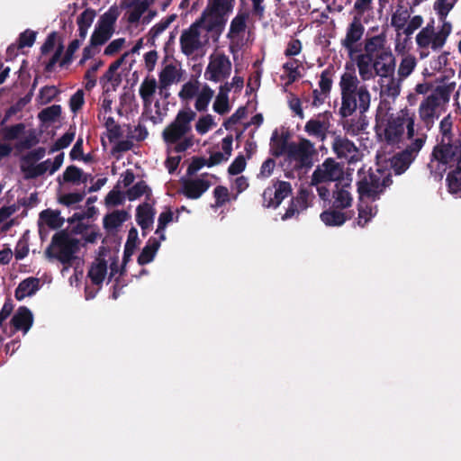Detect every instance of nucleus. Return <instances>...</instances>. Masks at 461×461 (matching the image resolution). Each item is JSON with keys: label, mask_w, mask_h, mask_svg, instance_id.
<instances>
[{"label": "nucleus", "mask_w": 461, "mask_h": 461, "mask_svg": "<svg viewBox=\"0 0 461 461\" xmlns=\"http://www.w3.org/2000/svg\"><path fill=\"white\" fill-rule=\"evenodd\" d=\"M359 84L354 70L345 72L340 77L339 86L341 105L338 113L343 119L351 116L357 110L360 114H365L370 107L371 95L366 86Z\"/></svg>", "instance_id": "obj_1"}, {"label": "nucleus", "mask_w": 461, "mask_h": 461, "mask_svg": "<svg viewBox=\"0 0 461 461\" xmlns=\"http://www.w3.org/2000/svg\"><path fill=\"white\" fill-rule=\"evenodd\" d=\"M461 158V137L455 140H440L434 146L428 167L430 174L442 176L447 165L457 163Z\"/></svg>", "instance_id": "obj_2"}, {"label": "nucleus", "mask_w": 461, "mask_h": 461, "mask_svg": "<svg viewBox=\"0 0 461 461\" xmlns=\"http://www.w3.org/2000/svg\"><path fill=\"white\" fill-rule=\"evenodd\" d=\"M78 250L79 240L71 238L66 230H60L52 236L50 244L45 250V256L50 259L55 258L63 265L70 266Z\"/></svg>", "instance_id": "obj_3"}, {"label": "nucleus", "mask_w": 461, "mask_h": 461, "mask_svg": "<svg viewBox=\"0 0 461 461\" xmlns=\"http://www.w3.org/2000/svg\"><path fill=\"white\" fill-rule=\"evenodd\" d=\"M392 183L390 173L378 168L375 170L370 168L367 174L357 182V193L360 199L366 197L375 201Z\"/></svg>", "instance_id": "obj_4"}, {"label": "nucleus", "mask_w": 461, "mask_h": 461, "mask_svg": "<svg viewBox=\"0 0 461 461\" xmlns=\"http://www.w3.org/2000/svg\"><path fill=\"white\" fill-rule=\"evenodd\" d=\"M196 113L190 107L178 111L174 121L162 132V138L167 144H175L192 130L191 122L195 119Z\"/></svg>", "instance_id": "obj_5"}, {"label": "nucleus", "mask_w": 461, "mask_h": 461, "mask_svg": "<svg viewBox=\"0 0 461 461\" xmlns=\"http://www.w3.org/2000/svg\"><path fill=\"white\" fill-rule=\"evenodd\" d=\"M315 152L314 144L311 140L302 138L298 143L290 142L287 158L295 162L297 168H311L313 165L312 157Z\"/></svg>", "instance_id": "obj_6"}, {"label": "nucleus", "mask_w": 461, "mask_h": 461, "mask_svg": "<svg viewBox=\"0 0 461 461\" xmlns=\"http://www.w3.org/2000/svg\"><path fill=\"white\" fill-rule=\"evenodd\" d=\"M343 176V167L333 158H329L313 171L311 184L317 185L325 182L343 183L346 182Z\"/></svg>", "instance_id": "obj_7"}, {"label": "nucleus", "mask_w": 461, "mask_h": 461, "mask_svg": "<svg viewBox=\"0 0 461 461\" xmlns=\"http://www.w3.org/2000/svg\"><path fill=\"white\" fill-rule=\"evenodd\" d=\"M231 62L224 53L212 55L204 71V77L212 82H220L230 77Z\"/></svg>", "instance_id": "obj_8"}, {"label": "nucleus", "mask_w": 461, "mask_h": 461, "mask_svg": "<svg viewBox=\"0 0 461 461\" xmlns=\"http://www.w3.org/2000/svg\"><path fill=\"white\" fill-rule=\"evenodd\" d=\"M292 194L289 182L276 180L273 185L267 187L262 194V205L265 208H277Z\"/></svg>", "instance_id": "obj_9"}, {"label": "nucleus", "mask_w": 461, "mask_h": 461, "mask_svg": "<svg viewBox=\"0 0 461 461\" xmlns=\"http://www.w3.org/2000/svg\"><path fill=\"white\" fill-rule=\"evenodd\" d=\"M196 21L202 28L207 32L212 33L215 36L216 40H218L225 29L228 19L223 17L221 14L211 13L208 8L205 7L199 19Z\"/></svg>", "instance_id": "obj_10"}, {"label": "nucleus", "mask_w": 461, "mask_h": 461, "mask_svg": "<svg viewBox=\"0 0 461 461\" xmlns=\"http://www.w3.org/2000/svg\"><path fill=\"white\" fill-rule=\"evenodd\" d=\"M201 28L199 23L195 21L188 29L183 31L180 36V46L185 55L190 56L202 47L200 41Z\"/></svg>", "instance_id": "obj_11"}, {"label": "nucleus", "mask_w": 461, "mask_h": 461, "mask_svg": "<svg viewBox=\"0 0 461 461\" xmlns=\"http://www.w3.org/2000/svg\"><path fill=\"white\" fill-rule=\"evenodd\" d=\"M365 32V27L361 23V18L354 16L348 24L346 36L341 40V45L349 53L356 51V44L362 39Z\"/></svg>", "instance_id": "obj_12"}, {"label": "nucleus", "mask_w": 461, "mask_h": 461, "mask_svg": "<svg viewBox=\"0 0 461 461\" xmlns=\"http://www.w3.org/2000/svg\"><path fill=\"white\" fill-rule=\"evenodd\" d=\"M375 74L386 77L394 74L395 57L391 49H388L372 59Z\"/></svg>", "instance_id": "obj_13"}, {"label": "nucleus", "mask_w": 461, "mask_h": 461, "mask_svg": "<svg viewBox=\"0 0 461 461\" xmlns=\"http://www.w3.org/2000/svg\"><path fill=\"white\" fill-rule=\"evenodd\" d=\"M181 194L188 199L200 198L211 186V182L203 178H183Z\"/></svg>", "instance_id": "obj_14"}, {"label": "nucleus", "mask_w": 461, "mask_h": 461, "mask_svg": "<svg viewBox=\"0 0 461 461\" xmlns=\"http://www.w3.org/2000/svg\"><path fill=\"white\" fill-rule=\"evenodd\" d=\"M10 323L14 328L11 335L18 330H22L26 334L33 324L32 312L28 307L20 306L13 315Z\"/></svg>", "instance_id": "obj_15"}, {"label": "nucleus", "mask_w": 461, "mask_h": 461, "mask_svg": "<svg viewBox=\"0 0 461 461\" xmlns=\"http://www.w3.org/2000/svg\"><path fill=\"white\" fill-rule=\"evenodd\" d=\"M335 189L332 192V207L335 209H346L351 206L352 204V195L348 188L350 187V184L348 182H339L335 184Z\"/></svg>", "instance_id": "obj_16"}, {"label": "nucleus", "mask_w": 461, "mask_h": 461, "mask_svg": "<svg viewBox=\"0 0 461 461\" xmlns=\"http://www.w3.org/2000/svg\"><path fill=\"white\" fill-rule=\"evenodd\" d=\"M308 197L309 192L306 189H300L297 195L292 198L288 208L286 209L285 214L282 215L281 219L283 221L289 220L298 216L301 212L306 210L309 206Z\"/></svg>", "instance_id": "obj_17"}, {"label": "nucleus", "mask_w": 461, "mask_h": 461, "mask_svg": "<svg viewBox=\"0 0 461 461\" xmlns=\"http://www.w3.org/2000/svg\"><path fill=\"white\" fill-rule=\"evenodd\" d=\"M333 152L338 158L351 160L357 152V148L353 141L346 137L336 136L332 142Z\"/></svg>", "instance_id": "obj_18"}, {"label": "nucleus", "mask_w": 461, "mask_h": 461, "mask_svg": "<svg viewBox=\"0 0 461 461\" xmlns=\"http://www.w3.org/2000/svg\"><path fill=\"white\" fill-rule=\"evenodd\" d=\"M405 116L391 117L384 129V138L388 143H396L404 132Z\"/></svg>", "instance_id": "obj_19"}, {"label": "nucleus", "mask_w": 461, "mask_h": 461, "mask_svg": "<svg viewBox=\"0 0 461 461\" xmlns=\"http://www.w3.org/2000/svg\"><path fill=\"white\" fill-rule=\"evenodd\" d=\"M139 243L140 240L138 238V230L135 227H131L129 230L127 240L124 245L122 264L120 269L121 275H124V273L126 272V265L131 260V258L134 254Z\"/></svg>", "instance_id": "obj_20"}, {"label": "nucleus", "mask_w": 461, "mask_h": 461, "mask_svg": "<svg viewBox=\"0 0 461 461\" xmlns=\"http://www.w3.org/2000/svg\"><path fill=\"white\" fill-rule=\"evenodd\" d=\"M155 211L148 202L140 204L136 209V221L140 226L141 230H149L154 222Z\"/></svg>", "instance_id": "obj_21"}, {"label": "nucleus", "mask_w": 461, "mask_h": 461, "mask_svg": "<svg viewBox=\"0 0 461 461\" xmlns=\"http://www.w3.org/2000/svg\"><path fill=\"white\" fill-rule=\"evenodd\" d=\"M320 218L326 226L335 227L343 225L351 218L347 212H340V209L330 208L323 211Z\"/></svg>", "instance_id": "obj_22"}, {"label": "nucleus", "mask_w": 461, "mask_h": 461, "mask_svg": "<svg viewBox=\"0 0 461 461\" xmlns=\"http://www.w3.org/2000/svg\"><path fill=\"white\" fill-rule=\"evenodd\" d=\"M40 289V280L36 277H28L23 280L15 289L14 296L18 301L26 296H32Z\"/></svg>", "instance_id": "obj_23"}, {"label": "nucleus", "mask_w": 461, "mask_h": 461, "mask_svg": "<svg viewBox=\"0 0 461 461\" xmlns=\"http://www.w3.org/2000/svg\"><path fill=\"white\" fill-rule=\"evenodd\" d=\"M57 181L59 185L63 183H86L87 181V176L84 174L83 170L75 165L68 166L62 176H59Z\"/></svg>", "instance_id": "obj_24"}, {"label": "nucleus", "mask_w": 461, "mask_h": 461, "mask_svg": "<svg viewBox=\"0 0 461 461\" xmlns=\"http://www.w3.org/2000/svg\"><path fill=\"white\" fill-rule=\"evenodd\" d=\"M385 36L384 34L375 35L367 39L365 44V53L363 55L373 59L379 53L390 49L389 47H385Z\"/></svg>", "instance_id": "obj_25"}, {"label": "nucleus", "mask_w": 461, "mask_h": 461, "mask_svg": "<svg viewBox=\"0 0 461 461\" xmlns=\"http://www.w3.org/2000/svg\"><path fill=\"white\" fill-rule=\"evenodd\" d=\"M231 90V85H229L226 82L224 85H221L219 89L218 95L213 103V110L215 113L223 115L227 113L230 107L229 104V93Z\"/></svg>", "instance_id": "obj_26"}, {"label": "nucleus", "mask_w": 461, "mask_h": 461, "mask_svg": "<svg viewBox=\"0 0 461 461\" xmlns=\"http://www.w3.org/2000/svg\"><path fill=\"white\" fill-rule=\"evenodd\" d=\"M106 274L107 261L104 258H97L95 262L91 265L87 276L94 285H100L103 284Z\"/></svg>", "instance_id": "obj_27"}, {"label": "nucleus", "mask_w": 461, "mask_h": 461, "mask_svg": "<svg viewBox=\"0 0 461 461\" xmlns=\"http://www.w3.org/2000/svg\"><path fill=\"white\" fill-rule=\"evenodd\" d=\"M159 248L160 241L156 238H149L137 258L138 264L144 266L153 261Z\"/></svg>", "instance_id": "obj_28"}, {"label": "nucleus", "mask_w": 461, "mask_h": 461, "mask_svg": "<svg viewBox=\"0 0 461 461\" xmlns=\"http://www.w3.org/2000/svg\"><path fill=\"white\" fill-rule=\"evenodd\" d=\"M288 133H283L281 136L278 135L277 131L276 130L271 137L272 142V155L276 158H279L283 155H288L289 145L288 141Z\"/></svg>", "instance_id": "obj_29"}, {"label": "nucleus", "mask_w": 461, "mask_h": 461, "mask_svg": "<svg viewBox=\"0 0 461 461\" xmlns=\"http://www.w3.org/2000/svg\"><path fill=\"white\" fill-rule=\"evenodd\" d=\"M381 95L387 97L395 98L400 95V82L394 78L393 75L380 77Z\"/></svg>", "instance_id": "obj_30"}, {"label": "nucleus", "mask_w": 461, "mask_h": 461, "mask_svg": "<svg viewBox=\"0 0 461 461\" xmlns=\"http://www.w3.org/2000/svg\"><path fill=\"white\" fill-rule=\"evenodd\" d=\"M126 195L129 201H134L140 196L145 195L146 202L149 203L151 201L152 203H155V201L152 200L151 188L143 180L137 182L131 188H129L126 192Z\"/></svg>", "instance_id": "obj_31"}, {"label": "nucleus", "mask_w": 461, "mask_h": 461, "mask_svg": "<svg viewBox=\"0 0 461 461\" xmlns=\"http://www.w3.org/2000/svg\"><path fill=\"white\" fill-rule=\"evenodd\" d=\"M157 87V81L153 77H147L142 81L139 89V94L143 101V104L145 107L149 106L151 104L152 97L156 92Z\"/></svg>", "instance_id": "obj_32"}, {"label": "nucleus", "mask_w": 461, "mask_h": 461, "mask_svg": "<svg viewBox=\"0 0 461 461\" xmlns=\"http://www.w3.org/2000/svg\"><path fill=\"white\" fill-rule=\"evenodd\" d=\"M249 19V13L239 12L237 15L231 20L230 30L227 38L233 40L240 33L244 32L247 28V20Z\"/></svg>", "instance_id": "obj_33"}, {"label": "nucleus", "mask_w": 461, "mask_h": 461, "mask_svg": "<svg viewBox=\"0 0 461 461\" xmlns=\"http://www.w3.org/2000/svg\"><path fill=\"white\" fill-rule=\"evenodd\" d=\"M448 191L461 198V157L456 164V167L447 176Z\"/></svg>", "instance_id": "obj_34"}, {"label": "nucleus", "mask_w": 461, "mask_h": 461, "mask_svg": "<svg viewBox=\"0 0 461 461\" xmlns=\"http://www.w3.org/2000/svg\"><path fill=\"white\" fill-rule=\"evenodd\" d=\"M357 66L358 73L363 81H368L375 78L376 74L373 68L372 59L366 55L360 54L357 59Z\"/></svg>", "instance_id": "obj_35"}, {"label": "nucleus", "mask_w": 461, "mask_h": 461, "mask_svg": "<svg viewBox=\"0 0 461 461\" xmlns=\"http://www.w3.org/2000/svg\"><path fill=\"white\" fill-rule=\"evenodd\" d=\"M235 0H210L206 8L211 13L221 14L228 19L230 14L232 13Z\"/></svg>", "instance_id": "obj_36"}, {"label": "nucleus", "mask_w": 461, "mask_h": 461, "mask_svg": "<svg viewBox=\"0 0 461 461\" xmlns=\"http://www.w3.org/2000/svg\"><path fill=\"white\" fill-rule=\"evenodd\" d=\"M119 16V12L116 7L112 6L102 14L95 26L106 30L112 33L114 32V24Z\"/></svg>", "instance_id": "obj_37"}, {"label": "nucleus", "mask_w": 461, "mask_h": 461, "mask_svg": "<svg viewBox=\"0 0 461 461\" xmlns=\"http://www.w3.org/2000/svg\"><path fill=\"white\" fill-rule=\"evenodd\" d=\"M304 131L310 136L324 140L327 135L328 125L320 120L311 119L306 122Z\"/></svg>", "instance_id": "obj_38"}, {"label": "nucleus", "mask_w": 461, "mask_h": 461, "mask_svg": "<svg viewBox=\"0 0 461 461\" xmlns=\"http://www.w3.org/2000/svg\"><path fill=\"white\" fill-rule=\"evenodd\" d=\"M412 161L408 152L401 151L392 158L391 167L396 175H401L408 169Z\"/></svg>", "instance_id": "obj_39"}, {"label": "nucleus", "mask_w": 461, "mask_h": 461, "mask_svg": "<svg viewBox=\"0 0 461 461\" xmlns=\"http://www.w3.org/2000/svg\"><path fill=\"white\" fill-rule=\"evenodd\" d=\"M128 218V212L122 211H114L104 217V227L106 230L116 229L120 227Z\"/></svg>", "instance_id": "obj_40"}, {"label": "nucleus", "mask_w": 461, "mask_h": 461, "mask_svg": "<svg viewBox=\"0 0 461 461\" xmlns=\"http://www.w3.org/2000/svg\"><path fill=\"white\" fill-rule=\"evenodd\" d=\"M435 35L436 34L429 33L428 28H422L416 36V43L418 48L429 49L430 47L435 51L441 49L442 47H435L434 45Z\"/></svg>", "instance_id": "obj_41"}, {"label": "nucleus", "mask_w": 461, "mask_h": 461, "mask_svg": "<svg viewBox=\"0 0 461 461\" xmlns=\"http://www.w3.org/2000/svg\"><path fill=\"white\" fill-rule=\"evenodd\" d=\"M40 218L53 230L60 228L64 223V218L60 217V212L59 211H53L50 209L44 210L40 213Z\"/></svg>", "instance_id": "obj_42"}, {"label": "nucleus", "mask_w": 461, "mask_h": 461, "mask_svg": "<svg viewBox=\"0 0 461 461\" xmlns=\"http://www.w3.org/2000/svg\"><path fill=\"white\" fill-rule=\"evenodd\" d=\"M214 95L213 90L208 86L204 85L198 94L194 107L198 112H204L207 110V107Z\"/></svg>", "instance_id": "obj_43"}, {"label": "nucleus", "mask_w": 461, "mask_h": 461, "mask_svg": "<svg viewBox=\"0 0 461 461\" xmlns=\"http://www.w3.org/2000/svg\"><path fill=\"white\" fill-rule=\"evenodd\" d=\"M176 14L168 15L167 17L162 19L159 23L155 24L149 32V40L148 41L154 45L155 39L161 34L176 19Z\"/></svg>", "instance_id": "obj_44"}, {"label": "nucleus", "mask_w": 461, "mask_h": 461, "mask_svg": "<svg viewBox=\"0 0 461 461\" xmlns=\"http://www.w3.org/2000/svg\"><path fill=\"white\" fill-rule=\"evenodd\" d=\"M159 84L161 88H167L173 84L176 77V68L173 64H168L159 73Z\"/></svg>", "instance_id": "obj_45"}, {"label": "nucleus", "mask_w": 461, "mask_h": 461, "mask_svg": "<svg viewBox=\"0 0 461 461\" xmlns=\"http://www.w3.org/2000/svg\"><path fill=\"white\" fill-rule=\"evenodd\" d=\"M410 19V12L405 10H396L392 15L391 24L397 32L404 31Z\"/></svg>", "instance_id": "obj_46"}, {"label": "nucleus", "mask_w": 461, "mask_h": 461, "mask_svg": "<svg viewBox=\"0 0 461 461\" xmlns=\"http://www.w3.org/2000/svg\"><path fill=\"white\" fill-rule=\"evenodd\" d=\"M453 90H454L453 84H444V85L436 86L430 95L437 97V102H438L439 104H447L450 100V95H451V93L453 92Z\"/></svg>", "instance_id": "obj_47"}, {"label": "nucleus", "mask_w": 461, "mask_h": 461, "mask_svg": "<svg viewBox=\"0 0 461 461\" xmlns=\"http://www.w3.org/2000/svg\"><path fill=\"white\" fill-rule=\"evenodd\" d=\"M60 114L61 106L59 104H53L41 110L38 114V118L42 122H52L56 121V119L60 116Z\"/></svg>", "instance_id": "obj_48"}, {"label": "nucleus", "mask_w": 461, "mask_h": 461, "mask_svg": "<svg viewBox=\"0 0 461 461\" xmlns=\"http://www.w3.org/2000/svg\"><path fill=\"white\" fill-rule=\"evenodd\" d=\"M25 131V125L23 122L6 126L2 130V138L5 140H14L18 139Z\"/></svg>", "instance_id": "obj_49"}, {"label": "nucleus", "mask_w": 461, "mask_h": 461, "mask_svg": "<svg viewBox=\"0 0 461 461\" xmlns=\"http://www.w3.org/2000/svg\"><path fill=\"white\" fill-rule=\"evenodd\" d=\"M332 77H333V68H327L324 69L320 77L319 87L320 90L322 91L324 95H328L330 96L331 87H332Z\"/></svg>", "instance_id": "obj_50"}, {"label": "nucleus", "mask_w": 461, "mask_h": 461, "mask_svg": "<svg viewBox=\"0 0 461 461\" xmlns=\"http://www.w3.org/2000/svg\"><path fill=\"white\" fill-rule=\"evenodd\" d=\"M113 33L95 26L90 37L91 46L99 47L105 44Z\"/></svg>", "instance_id": "obj_51"}, {"label": "nucleus", "mask_w": 461, "mask_h": 461, "mask_svg": "<svg viewBox=\"0 0 461 461\" xmlns=\"http://www.w3.org/2000/svg\"><path fill=\"white\" fill-rule=\"evenodd\" d=\"M416 67V59L412 56H406L402 59L399 65L398 74L400 77L405 78L409 77Z\"/></svg>", "instance_id": "obj_52"}, {"label": "nucleus", "mask_w": 461, "mask_h": 461, "mask_svg": "<svg viewBox=\"0 0 461 461\" xmlns=\"http://www.w3.org/2000/svg\"><path fill=\"white\" fill-rule=\"evenodd\" d=\"M147 9L148 5L145 2H138L134 4L132 9L128 14V23L131 24L138 23Z\"/></svg>", "instance_id": "obj_53"}, {"label": "nucleus", "mask_w": 461, "mask_h": 461, "mask_svg": "<svg viewBox=\"0 0 461 461\" xmlns=\"http://www.w3.org/2000/svg\"><path fill=\"white\" fill-rule=\"evenodd\" d=\"M75 130L70 128L65 134H63L59 139L56 140V142L51 147L50 152H55L59 149H63L70 145L75 138Z\"/></svg>", "instance_id": "obj_54"}, {"label": "nucleus", "mask_w": 461, "mask_h": 461, "mask_svg": "<svg viewBox=\"0 0 461 461\" xmlns=\"http://www.w3.org/2000/svg\"><path fill=\"white\" fill-rule=\"evenodd\" d=\"M213 196L215 198V203L212 207L219 208L223 206L229 201L230 193L227 187L223 185H217L213 190Z\"/></svg>", "instance_id": "obj_55"}, {"label": "nucleus", "mask_w": 461, "mask_h": 461, "mask_svg": "<svg viewBox=\"0 0 461 461\" xmlns=\"http://www.w3.org/2000/svg\"><path fill=\"white\" fill-rule=\"evenodd\" d=\"M443 24L438 32H437L435 35V41L434 45L435 47H443L447 41V39L448 35L451 32L452 26L451 23L448 22H446L445 20L442 21Z\"/></svg>", "instance_id": "obj_56"}, {"label": "nucleus", "mask_w": 461, "mask_h": 461, "mask_svg": "<svg viewBox=\"0 0 461 461\" xmlns=\"http://www.w3.org/2000/svg\"><path fill=\"white\" fill-rule=\"evenodd\" d=\"M86 196V192H75V193H68L61 195L59 198V202L66 206H71L73 204L78 203L83 201Z\"/></svg>", "instance_id": "obj_57"}, {"label": "nucleus", "mask_w": 461, "mask_h": 461, "mask_svg": "<svg viewBox=\"0 0 461 461\" xmlns=\"http://www.w3.org/2000/svg\"><path fill=\"white\" fill-rule=\"evenodd\" d=\"M426 141V135H422L421 137H418L417 139L413 140L410 145H408L402 152H408L410 155V158L413 160L417 157L419 151L423 147L424 143Z\"/></svg>", "instance_id": "obj_58"}, {"label": "nucleus", "mask_w": 461, "mask_h": 461, "mask_svg": "<svg viewBox=\"0 0 461 461\" xmlns=\"http://www.w3.org/2000/svg\"><path fill=\"white\" fill-rule=\"evenodd\" d=\"M246 115L247 108L245 106H240L223 122V126L225 127L226 130H230L233 125L237 124L241 119L245 118Z\"/></svg>", "instance_id": "obj_59"}, {"label": "nucleus", "mask_w": 461, "mask_h": 461, "mask_svg": "<svg viewBox=\"0 0 461 461\" xmlns=\"http://www.w3.org/2000/svg\"><path fill=\"white\" fill-rule=\"evenodd\" d=\"M36 32L30 29L25 30L19 35L18 44L21 49L25 47H32L36 40Z\"/></svg>", "instance_id": "obj_60"}, {"label": "nucleus", "mask_w": 461, "mask_h": 461, "mask_svg": "<svg viewBox=\"0 0 461 461\" xmlns=\"http://www.w3.org/2000/svg\"><path fill=\"white\" fill-rule=\"evenodd\" d=\"M59 94V91L55 86H46L40 90V98L42 103L48 104L54 100Z\"/></svg>", "instance_id": "obj_61"}, {"label": "nucleus", "mask_w": 461, "mask_h": 461, "mask_svg": "<svg viewBox=\"0 0 461 461\" xmlns=\"http://www.w3.org/2000/svg\"><path fill=\"white\" fill-rule=\"evenodd\" d=\"M246 167V159L243 155H239L231 162L228 167V173L232 176H236L244 171Z\"/></svg>", "instance_id": "obj_62"}, {"label": "nucleus", "mask_w": 461, "mask_h": 461, "mask_svg": "<svg viewBox=\"0 0 461 461\" xmlns=\"http://www.w3.org/2000/svg\"><path fill=\"white\" fill-rule=\"evenodd\" d=\"M39 143V139L34 131H31L28 135L22 140L19 143L16 144V149H30L35 145Z\"/></svg>", "instance_id": "obj_63"}, {"label": "nucleus", "mask_w": 461, "mask_h": 461, "mask_svg": "<svg viewBox=\"0 0 461 461\" xmlns=\"http://www.w3.org/2000/svg\"><path fill=\"white\" fill-rule=\"evenodd\" d=\"M212 116L211 114H206L197 121L195 130L199 134H205L212 128Z\"/></svg>", "instance_id": "obj_64"}]
</instances>
